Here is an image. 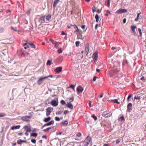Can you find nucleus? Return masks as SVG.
Masks as SVG:
<instances>
[{
    "instance_id": "obj_1",
    "label": "nucleus",
    "mask_w": 146,
    "mask_h": 146,
    "mask_svg": "<svg viewBox=\"0 0 146 146\" xmlns=\"http://www.w3.org/2000/svg\"><path fill=\"white\" fill-rule=\"evenodd\" d=\"M118 70L116 67L112 68L109 72V74L110 76L115 78L117 76Z\"/></svg>"
},
{
    "instance_id": "obj_2",
    "label": "nucleus",
    "mask_w": 146,
    "mask_h": 146,
    "mask_svg": "<svg viewBox=\"0 0 146 146\" xmlns=\"http://www.w3.org/2000/svg\"><path fill=\"white\" fill-rule=\"evenodd\" d=\"M29 114L31 116H23L21 118L22 120L24 121H30V120L29 119L31 118L32 114L31 113H29Z\"/></svg>"
},
{
    "instance_id": "obj_3",
    "label": "nucleus",
    "mask_w": 146,
    "mask_h": 146,
    "mask_svg": "<svg viewBox=\"0 0 146 146\" xmlns=\"http://www.w3.org/2000/svg\"><path fill=\"white\" fill-rule=\"evenodd\" d=\"M81 133L80 132L78 133L75 135L73 136V137L76 140H80L81 139Z\"/></svg>"
},
{
    "instance_id": "obj_4",
    "label": "nucleus",
    "mask_w": 146,
    "mask_h": 146,
    "mask_svg": "<svg viewBox=\"0 0 146 146\" xmlns=\"http://www.w3.org/2000/svg\"><path fill=\"white\" fill-rule=\"evenodd\" d=\"M98 57V54L97 51L94 52L92 56V58L94 59V62L96 63V62L97 61Z\"/></svg>"
},
{
    "instance_id": "obj_5",
    "label": "nucleus",
    "mask_w": 146,
    "mask_h": 146,
    "mask_svg": "<svg viewBox=\"0 0 146 146\" xmlns=\"http://www.w3.org/2000/svg\"><path fill=\"white\" fill-rule=\"evenodd\" d=\"M127 12V10L126 9H120L118 10L116 12V13L118 14H121L125 13Z\"/></svg>"
},
{
    "instance_id": "obj_6",
    "label": "nucleus",
    "mask_w": 146,
    "mask_h": 146,
    "mask_svg": "<svg viewBox=\"0 0 146 146\" xmlns=\"http://www.w3.org/2000/svg\"><path fill=\"white\" fill-rule=\"evenodd\" d=\"M49 77L52 78L53 76L52 75H49V76H45V77H43L40 78L37 81V83H38V84L39 85H40L41 84V82H40V81H41L44 79L47 78Z\"/></svg>"
},
{
    "instance_id": "obj_7",
    "label": "nucleus",
    "mask_w": 146,
    "mask_h": 146,
    "mask_svg": "<svg viewBox=\"0 0 146 146\" xmlns=\"http://www.w3.org/2000/svg\"><path fill=\"white\" fill-rule=\"evenodd\" d=\"M84 90V88L81 86H79L77 88V91L79 93H81Z\"/></svg>"
},
{
    "instance_id": "obj_8",
    "label": "nucleus",
    "mask_w": 146,
    "mask_h": 146,
    "mask_svg": "<svg viewBox=\"0 0 146 146\" xmlns=\"http://www.w3.org/2000/svg\"><path fill=\"white\" fill-rule=\"evenodd\" d=\"M127 111L129 112H130L132 109V104L131 103H129L127 105Z\"/></svg>"
},
{
    "instance_id": "obj_9",
    "label": "nucleus",
    "mask_w": 146,
    "mask_h": 146,
    "mask_svg": "<svg viewBox=\"0 0 146 146\" xmlns=\"http://www.w3.org/2000/svg\"><path fill=\"white\" fill-rule=\"evenodd\" d=\"M90 140L91 138L89 137H87L85 139L84 143H86V145H88L89 144L90 141Z\"/></svg>"
},
{
    "instance_id": "obj_10",
    "label": "nucleus",
    "mask_w": 146,
    "mask_h": 146,
    "mask_svg": "<svg viewBox=\"0 0 146 146\" xmlns=\"http://www.w3.org/2000/svg\"><path fill=\"white\" fill-rule=\"evenodd\" d=\"M62 67H59L57 68L54 70V71L57 73H58L62 71Z\"/></svg>"
},
{
    "instance_id": "obj_11",
    "label": "nucleus",
    "mask_w": 146,
    "mask_h": 146,
    "mask_svg": "<svg viewBox=\"0 0 146 146\" xmlns=\"http://www.w3.org/2000/svg\"><path fill=\"white\" fill-rule=\"evenodd\" d=\"M23 128L26 131L30 132L31 131V129L30 127L27 125L25 126Z\"/></svg>"
},
{
    "instance_id": "obj_12",
    "label": "nucleus",
    "mask_w": 146,
    "mask_h": 146,
    "mask_svg": "<svg viewBox=\"0 0 146 146\" xmlns=\"http://www.w3.org/2000/svg\"><path fill=\"white\" fill-rule=\"evenodd\" d=\"M45 16H42L38 19V22L40 23H44L45 22Z\"/></svg>"
},
{
    "instance_id": "obj_13",
    "label": "nucleus",
    "mask_w": 146,
    "mask_h": 146,
    "mask_svg": "<svg viewBox=\"0 0 146 146\" xmlns=\"http://www.w3.org/2000/svg\"><path fill=\"white\" fill-rule=\"evenodd\" d=\"M54 121H50L48 123L44 124V125L42 127V128L43 127H44L46 126H49L51 125L54 124Z\"/></svg>"
},
{
    "instance_id": "obj_14",
    "label": "nucleus",
    "mask_w": 146,
    "mask_h": 146,
    "mask_svg": "<svg viewBox=\"0 0 146 146\" xmlns=\"http://www.w3.org/2000/svg\"><path fill=\"white\" fill-rule=\"evenodd\" d=\"M58 102L56 100H53L51 101V104L52 106H56L58 105Z\"/></svg>"
},
{
    "instance_id": "obj_15",
    "label": "nucleus",
    "mask_w": 146,
    "mask_h": 146,
    "mask_svg": "<svg viewBox=\"0 0 146 146\" xmlns=\"http://www.w3.org/2000/svg\"><path fill=\"white\" fill-rule=\"evenodd\" d=\"M21 126L20 125L13 126L11 127V129L12 130H14L16 129H18Z\"/></svg>"
},
{
    "instance_id": "obj_16",
    "label": "nucleus",
    "mask_w": 146,
    "mask_h": 146,
    "mask_svg": "<svg viewBox=\"0 0 146 146\" xmlns=\"http://www.w3.org/2000/svg\"><path fill=\"white\" fill-rule=\"evenodd\" d=\"M60 1V0H54V3L53 5V7L55 8L56 7L57 4Z\"/></svg>"
},
{
    "instance_id": "obj_17",
    "label": "nucleus",
    "mask_w": 146,
    "mask_h": 146,
    "mask_svg": "<svg viewBox=\"0 0 146 146\" xmlns=\"http://www.w3.org/2000/svg\"><path fill=\"white\" fill-rule=\"evenodd\" d=\"M67 107L72 109L73 108V105H72L71 103L70 102H68L66 105Z\"/></svg>"
},
{
    "instance_id": "obj_18",
    "label": "nucleus",
    "mask_w": 146,
    "mask_h": 146,
    "mask_svg": "<svg viewBox=\"0 0 146 146\" xmlns=\"http://www.w3.org/2000/svg\"><path fill=\"white\" fill-rule=\"evenodd\" d=\"M51 18V15L50 14H48L47 16L46 17V20L47 21H49Z\"/></svg>"
},
{
    "instance_id": "obj_19",
    "label": "nucleus",
    "mask_w": 146,
    "mask_h": 146,
    "mask_svg": "<svg viewBox=\"0 0 146 146\" xmlns=\"http://www.w3.org/2000/svg\"><path fill=\"white\" fill-rule=\"evenodd\" d=\"M89 44L88 43L86 45L85 48V52L87 54L89 52Z\"/></svg>"
},
{
    "instance_id": "obj_20",
    "label": "nucleus",
    "mask_w": 146,
    "mask_h": 146,
    "mask_svg": "<svg viewBox=\"0 0 146 146\" xmlns=\"http://www.w3.org/2000/svg\"><path fill=\"white\" fill-rule=\"evenodd\" d=\"M51 119V117H50L48 118H45L43 120V121L45 122H47L50 121Z\"/></svg>"
},
{
    "instance_id": "obj_21",
    "label": "nucleus",
    "mask_w": 146,
    "mask_h": 146,
    "mask_svg": "<svg viewBox=\"0 0 146 146\" xmlns=\"http://www.w3.org/2000/svg\"><path fill=\"white\" fill-rule=\"evenodd\" d=\"M136 28V27L135 26H132L131 25V29L132 30V31L133 32L134 35H135V29Z\"/></svg>"
},
{
    "instance_id": "obj_22",
    "label": "nucleus",
    "mask_w": 146,
    "mask_h": 146,
    "mask_svg": "<svg viewBox=\"0 0 146 146\" xmlns=\"http://www.w3.org/2000/svg\"><path fill=\"white\" fill-rule=\"evenodd\" d=\"M74 97H72L71 98L68 99L67 100L69 101L68 102H70V103H71V102H72L74 101Z\"/></svg>"
},
{
    "instance_id": "obj_23",
    "label": "nucleus",
    "mask_w": 146,
    "mask_h": 146,
    "mask_svg": "<svg viewBox=\"0 0 146 146\" xmlns=\"http://www.w3.org/2000/svg\"><path fill=\"white\" fill-rule=\"evenodd\" d=\"M27 43L31 47V48H35V46L34 44H33L32 43L29 42H28Z\"/></svg>"
},
{
    "instance_id": "obj_24",
    "label": "nucleus",
    "mask_w": 146,
    "mask_h": 146,
    "mask_svg": "<svg viewBox=\"0 0 146 146\" xmlns=\"http://www.w3.org/2000/svg\"><path fill=\"white\" fill-rule=\"evenodd\" d=\"M74 33H76L78 36H79L80 35V32L78 29H76V30L74 31Z\"/></svg>"
},
{
    "instance_id": "obj_25",
    "label": "nucleus",
    "mask_w": 146,
    "mask_h": 146,
    "mask_svg": "<svg viewBox=\"0 0 146 146\" xmlns=\"http://www.w3.org/2000/svg\"><path fill=\"white\" fill-rule=\"evenodd\" d=\"M111 102H113L114 103H117V104H119L120 103L117 100L115 99L111 100Z\"/></svg>"
},
{
    "instance_id": "obj_26",
    "label": "nucleus",
    "mask_w": 146,
    "mask_h": 146,
    "mask_svg": "<svg viewBox=\"0 0 146 146\" xmlns=\"http://www.w3.org/2000/svg\"><path fill=\"white\" fill-rule=\"evenodd\" d=\"M37 136V133H33L31 134V136H33L34 137H36Z\"/></svg>"
},
{
    "instance_id": "obj_27",
    "label": "nucleus",
    "mask_w": 146,
    "mask_h": 146,
    "mask_svg": "<svg viewBox=\"0 0 146 146\" xmlns=\"http://www.w3.org/2000/svg\"><path fill=\"white\" fill-rule=\"evenodd\" d=\"M112 113H111V114H109V113H107L105 114L104 116L106 117H110L112 115Z\"/></svg>"
},
{
    "instance_id": "obj_28",
    "label": "nucleus",
    "mask_w": 146,
    "mask_h": 146,
    "mask_svg": "<svg viewBox=\"0 0 146 146\" xmlns=\"http://www.w3.org/2000/svg\"><path fill=\"white\" fill-rule=\"evenodd\" d=\"M46 112H50L51 113V109L50 107H48L46 109Z\"/></svg>"
},
{
    "instance_id": "obj_29",
    "label": "nucleus",
    "mask_w": 146,
    "mask_h": 146,
    "mask_svg": "<svg viewBox=\"0 0 146 146\" xmlns=\"http://www.w3.org/2000/svg\"><path fill=\"white\" fill-rule=\"evenodd\" d=\"M95 18L96 19V21L97 22H98L99 21V17L98 15L96 14L95 15Z\"/></svg>"
},
{
    "instance_id": "obj_30",
    "label": "nucleus",
    "mask_w": 146,
    "mask_h": 146,
    "mask_svg": "<svg viewBox=\"0 0 146 146\" xmlns=\"http://www.w3.org/2000/svg\"><path fill=\"white\" fill-rule=\"evenodd\" d=\"M62 124L66 126L68 124V122L67 121H65L64 122L62 123Z\"/></svg>"
},
{
    "instance_id": "obj_31",
    "label": "nucleus",
    "mask_w": 146,
    "mask_h": 146,
    "mask_svg": "<svg viewBox=\"0 0 146 146\" xmlns=\"http://www.w3.org/2000/svg\"><path fill=\"white\" fill-rule=\"evenodd\" d=\"M51 129V128L50 127H49L48 128L45 129H44L43 130V131L45 132H48V131L50 129Z\"/></svg>"
},
{
    "instance_id": "obj_32",
    "label": "nucleus",
    "mask_w": 146,
    "mask_h": 146,
    "mask_svg": "<svg viewBox=\"0 0 146 146\" xmlns=\"http://www.w3.org/2000/svg\"><path fill=\"white\" fill-rule=\"evenodd\" d=\"M17 143L18 144L21 145L22 144V142L21 139H19L17 141Z\"/></svg>"
},
{
    "instance_id": "obj_33",
    "label": "nucleus",
    "mask_w": 146,
    "mask_h": 146,
    "mask_svg": "<svg viewBox=\"0 0 146 146\" xmlns=\"http://www.w3.org/2000/svg\"><path fill=\"white\" fill-rule=\"evenodd\" d=\"M106 3H107L108 6L109 7H110V0H107L106 2Z\"/></svg>"
},
{
    "instance_id": "obj_34",
    "label": "nucleus",
    "mask_w": 146,
    "mask_h": 146,
    "mask_svg": "<svg viewBox=\"0 0 146 146\" xmlns=\"http://www.w3.org/2000/svg\"><path fill=\"white\" fill-rule=\"evenodd\" d=\"M5 115L6 114L4 113H0V117H4Z\"/></svg>"
},
{
    "instance_id": "obj_35",
    "label": "nucleus",
    "mask_w": 146,
    "mask_h": 146,
    "mask_svg": "<svg viewBox=\"0 0 146 146\" xmlns=\"http://www.w3.org/2000/svg\"><path fill=\"white\" fill-rule=\"evenodd\" d=\"M92 117L95 120H96L97 119V118L94 114L92 115Z\"/></svg>"
},
{
    "instance_id": "obj_36",
    "label": "nucleus",
    "mask_w": 146,
    "mask_h": 146,
    "mask_svg": "<svg viewBox=\"0 0 146 146\" xmlns=\"http://www.w3.org/2000/svg\"><path fill=\"white\" fill-rule=\"evenodd\" d=\"M140 14V13H138L137 14V17L135 19V21H137L138 20V19H139V17Z\"/></svg>"
},
{
    "instance_id": "obj_37",
    "label": "nucleus",
    "mask_w": 146,
    "mask_h": 146,
    "mask_svg": "<svg viewBox=\"0 0 146 146\" xmlns=\"http://www.w3.org/2000/svg\"><path fill=\"white\" fill-rule=\"evenodd\" d=\"M138 31H139L140 36H142V33L141 31V30L140 28L138 29Z\"/></svg>"
},
{
    "instance_id": "obj_38",
    "label": "nucleus",
    "mask_w": 146,
    "mask_h": 146,
    "mask_svg": "<svg viewBox=\"0 0 146 146\" xmlns=\"http://www.w3.org/2000/svg\"><path fill=\"white\" fill-rule=\"evenodd\" d=\"M61 103L62 105H64L66 104L65 102L63 100H61Z\"/></svg>"
},
{
    "instance_id": "obj_39",
    "label": "nucleus",
    "mask_w": 146,
    "mask_h": 146,
    "mask_svg": "<svg viewBox=\"0 0 146 146\" xmlns=\"http://www.w3.org/2000/svg\"><path fill=\"white\" fill-rule=\"evenodd\" d=\"M73 25H72V24H70L68 25L67 26V27L68 28H72V27H73Z\"/></svg>"
},
{
    "instance_id": "obj_40",
    "label": "nucleus",
    "mask_w": 146,
    "mask_h": 146,
    "mask_svg": "<svg viewBox=\"0 0 146 146\" xmlns=\"http://www.w3.org/2000/svg\"><path fill=\"white\" fill-rule=\"evenodd\" d=\"M50 41L52 42V43L53 44H54L56 42V41L51 39H50Z\"/></svg>"
},
{
    "instance_id": "obj_41",
    "label": "nucleus",
    "mask_w": 146,
    "mask_h": 146,
    "mask_svg": "<svg viewBox=\"0 0 146 146\" xmlns=\"http://www.w3.org/2000/svg\"><path fill=\"white\" fill-rule=\"evenodd\" d=\"M58 52L60 54L62 52V50L61 48H60L58 50Z\"/></svg>"
},
{
    "instance_id": "obj_42",
    "label": "nucleus",
    "mask_w": 146,
    "mask_h": 146,
    "mask_svg": "<svg viewBox=\"0 0 146 146\" xmlns=\"http://www.w3.org/2000/svg\"><path fill=\"white\" fill-rule=\"evenodd\" d=\"M80 43V42L79 41H76V46H79V44Z\"/></svg>"
},
{
    "instance_id": "obj_43",
    "label": "nucleus",
    "mask_w": 146,
    "mask_h": 146,
    "mask_svg": "<svg viewBox=\"0 0 146 146\" xmlns=\"http://www.w3.org/2000/svg\"><path fill=\"white\" fill-rule=\"evenodd\" d=\"M54 44V46L56 47H58L59 46V44L58 42H56Z\"/></svg>"
},
{
    "instance_id": "obj_44",
    "label": "nucleus",
    "mask_w": 146,
    "mask_h": 146,
    "mask_svg": "<svg viewBox=\"0 0 146 146\" xmlns=\"http://www.w3.org/2000/svg\"><path fill=\"white\" fill-rule=\"evenodd\" d=\"M31 141L33 143H35L36 142V141L35 139H32L31 140Z\"/></svg>"
},
{
    "instance_id": "obj_45",
    "label": "nucleus",
    "mask_w": 146,
    "mask_h": 146,
    "mask_svg": "<svg viewBox=\"0 0 146 146\" xmlns=\"http://www.w3.org/2000/svg\"><path fill=\"white\" fill-rule=\"evenodd\" d=\"M106 13H107L105 14V15L106 16H108V13L110 14V12L109 10L107 11Z\"/></svg>"
},
{
    "instance_id": "obj_46",
    "label": "nucleus",
    "mask_w": 146,
    "mask_h": 146,
    "mask_svg": "<svg viewBox=\"0 0 146 146\" xmlns=\"http://www.w3.org/2000/svg\"><path fill=\"white\" fill-rule=\"evenodd\" d=\"M119 119L121 121H124L125 120L124 117L123 116L121 117H120Z\"/></svg>"
},
{
    "instance_id": "obj_47",
    "label": "nucleus",
    "mask_w": 146,
    "mask_h": 146,
    "mask_svg": "<svg viewBox=\"0 0 146 146\" xmlns=\"http://www.w3.org/2000/svg\"><path fill=\"white\" fill-rule=\"evenodd\" d=\"M56 121H59L60 120V119L58 117H56L55 118Z\"/></svg>"
},
{
    "instance_id": "obj_48",
    "label": "nucleus",
    "mask_w": 146,
    "mask_h": 146,
    "mask_svg": "<svg viewBox=\"0 0 146 146\" xmlns=\"http://www.w3.org/2000/svg\"><path fill=\"white\" fill-rule=\"evenodd\" d=\"M47 65H50L51 64V61L49 60H48L47 62Z\"/></svg>"
},
{
    "instance_id": "obj_49",
    "label": "nucleus",
    "mask_w": 146,
    "mask_h": 146,
    "mask_svg": "<svg viewBox=\"0 0 146 146\" xmlns=\"http://www.w3.org/2000/svg\"><path fill=\"white\" fill-rule=\"evenodd\" d=\"M11 29L13 30L14 31H17V28L16 27H11Z\"/></svg>"
},
{
    "instance_id": "obj_50",
    "label": "nucleus",
    "mask_w": 146,
    "mask_h": 146,
    "mask_svg": "<svg viewBox=\"0 0 146 146\" xmlns=\"http://www.w3.org/2000/svg\"><path fill=\"white\" fill-rule=\"evenodd\" d=\"M69 112V111H68L66 110L64 111V114L66 115Z\"/></svg>"
},
{
    "instance_id": "obj_51",
    "label": "nucleus",
    "mask_w": 146,
    "mask_h": 146,
    "mask_svg": "<svg viewBox=\"0 0 146 146\" xmlns=\"http://www.w3.org/2000/svg\"><path fill=\"white\" fill-rule=\"evenodd\" d=\"M73 27H74V28L75 29V30H76V29H78V27L76 25H73Z\"/></svg>"
},
{
    "instance_id": "obj_52",
    "label": "nucleus",
    "mask_w": 146,
    "mask_h": 146,
    "mask_svg": "<svg viewBox=\"0 0 146 146\" xmlns=\"http://www.w3.org/2000/svg\"><path fill=\"white\" fill-rule=\"evenodd\" d=\"M92 10L93 13H94L96 10V8L94 7L92 8Z\"/></svg>"
},
{
    "instance_id": "obj_53",
    "label": "nucleus",
    "mask_w": 146,
    "mask_h": 146,
    "mask_svg": "<svg viewBox=\"0 0 146 146\" xmlns=\"http://www.w3.org/2000/svg\"><path fill=\"white\" fill-rule=\"evenodd\" d=\"M140 80H144V82L145 81V77L143 76H142Z\"/></svg>"
},
{
    "instance_id": "obj_54",
    "label": "nucleus",
    "mask_w": 146,
    "mask_h": 146,
    "mask_svg": "<svg viewBox=\"0 0 146 146\" xmlns=\"http://www.w3.org/2000/svg\"><path fill=\"white\" fill-rule=\"evenodd\" d=\"M75 86L73 85H71L70 86V87L73 89H74Z\"/></svg>"
},
{
    "instance_id": "obj_55",
    "label": "nucleus",
    "mask_w": 146,
    "mask_h": 146,
    "mask_svg": "<svg viewBox=\"0 0 146 146\" xmlns=\"http://www.w3.org/2000/svg\"><path fill=\"white\" fill-rule=\"evenodd\" d=\"M51 113L46 112V115L47 116H48L50 115Z\"/></svg>"
},
{
    "instance_id": "obj_56",
    "label": "nucleus",
    "mask_w": 146,
    "mask_h": 146,
    "mask_svg": "<svg viewBox=\"0 0 146 146\" xmlns=\"http://www.w3.org/2000/svg\"><path fill=\"white\" fill-rule=\"evenodd\" d=\"M62 35H67V34L65 33L63 31H62Z\"/></svg>"
},
{
    "instance_id": "obj_57",
    "label": "nucleus",
    "mask_w": 146,
    "mask_h": 146,
    "mask_svg": "<svg viewBox=\"0 0 146 146\" xmlns=\"http://www.w3.org/2000/svg\"><path fill=\"white\" fill-rule=\"evenodd\" d=\"M131 96H132V95H131V94H130V95H129L128 96V98H127V100H129V99L131 98Z\"/></svg>"
},
{
    "instance_id": "obj_58",
    "label": "nucleus",
    "mask_w": 146,
    "mask_h": 146,
    "mask_svg": "<svg viewBox=\"0 0 146 146\" xmlns=\"http://www.w3.org/2000/svg\"><path fill=\"white\" fill-rule=\"evenodd\" d=\"M101 10H100V9H98L97 10V12L98 13H100L101 12Z\"/></svg>"
},
{
    "instance_id": "obj_59",
    "label": "nucleus",
    "mask_w": 146,
    "mask_h": 146,
    "mask_svg": "<svg viewBox=\"0 0 146 146\" xmlns=\"http://www.w3.org/2000/svg\"><path fill=\"white\" fill-rule=\"evenodd\" d=\"M28 132L26 131L25 133V135L26 136H28L29 135V133H28Z\"/></svg>"
},
{
    "instance_id": "obj_60",
    "label": "nucleus",
    "mask_w": 146,
    "mask_h": 146,
    "mask_svg": "<svg viewBox=\"0 0 146 146\" xmlns=\"http://www.w3.org/2000/svg\"><path fill=\"white\" fill-rule=\"evenodd\" d=\"M62 132H58L57 133V134L61 135L62 134Z\"/></svg>"
},
{
    "instance_id": "obj_61",
    "label": "nucleus",
    "mask_w": 146,
    "mask_h": 146,
    "mask_svg": "<svg viewBox=\"0 0 146 146\" xmlns=\"http://www.w3.org/2000/svg\"><path fill=\"white\" fill-rule=\"evenodd\" d=\"M126 19L125 18H124L123 19V22L124 23H126Z\"/></svg>"
},
{
    "instance_id": "obj_62",
    "label": "nucleus",
    "mask_w": 146,
    "mask_h": 146,
    "mask_svg": "<svg viewBox=\"0 0 146 146\" xmlns=\"http://www.w3.org/2000/svg\"><path fill=\"white\" fill-rule=\"evenodd\" d=\"M88 104H89V106L90 107H91L92 105H91V101H90L89 102Z\"/></svg>"
},
{
    "instance_id": "obj_63",
    "label": "nucleus",
    "mask_w": 146,
    "mask_h": 146,
    "mask_svg": "<svg viewBox=\"0 0 146 146\" xmlns=\"http://www.w3.org/2000/svg\"><path fill=\"white\" fill-rule=\"evenodd\" d=\"M97 78V77L96 76L94 77L93 78V80L94 81H95L96 80Z\"/></svg>"
},
{
    "instance_id": "obj_64",
    "label": "nucleus",
    "mask_w": 146,
    "mask_h": 146,
    "mask_svg": "<svg viewBox=\"0 0 146 146\" xmlns=\"http://www.w3.org/2000/svg\"><path fill=\"white\" fill-rule=\"evenodd\" d=\"M42 138H45L46 139L47 138V137L46 136V135H43L42 136Z\"/></svg>"
}]
</instances>
